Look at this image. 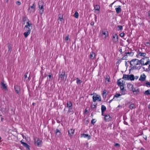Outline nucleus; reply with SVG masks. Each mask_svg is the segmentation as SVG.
<instances>
[{
    "label": "nucleus",
    "instance_id": "1",
    "mask_svg": "<svg viewBox=\"0 0 150 150\" xmlns=\"http://www.w3.org/2000/svg\"><path fill=\"white\" fill-rule=\"evenodd\" d=\"M67 75L66 74L65 70H62V71L60 72L59 73V79H60V81L65 82L66 80Z\"/></svg>",
    "mask_w": 150,
    "mask_h": 150
},
{
    "label": "nucleus",
    "instance_id": "2",
    "mask_svg": "<svg viewBox=\"0 0 150 150\" xmlns=\"http://www.w3.org/2000/svg\"><path fill=\"white\" fill-rule=\"evenodd\" d=\"M130 65L133 68H135L137 65L140 64L139 60L134 59H132L130 62Z\"/></svg>",
    "mask_w": 150,
    "mask_h": 150
},
{
    "label": "nucleus",
    "instance_id": "3",
    "mask_svg": "<svg viewBox=\"0 0 150 150\" xmlns=\"http://www.w3.org/2000/svg\"><path fill=\"white\" fill-rule=\"evenodd\" d=\"M139 61L140 64L143 65H147L150 62L149 59L147 57L143 58Z\"/></svg>",
    "mask_w": 150,
    "mask_h": 150
},
{
    "label": "nucleus",
    "instance_id": "4",
    "mask_svg": "<svg viewBox=\"0 0 150 150\" xmlns=\"http://www.w3.org/2000/svg\"><path fill=\"white\" fill-rule=\"evenodd\" d=\"M34 144L35 146L40 147L42 146V141L38 138H34Z\"/></svg>",
    "mask_w": 150,
    "mask_h": 150
},
{
    "label": "nucleus",
    "instance_id": "5",
    "mask_svg": "<svg viewBox=\"0 0 150 150\" xmlns=\"http://www.w3.org/2000/svg\"><path fill=\"white\" fill-rule=\"evenodd\" d=\"M32 25V24L30 23V22L28 21L26 23V25H25L24 30L26 31L30 32L31 29L30 28V27Z\"/></svg>",
    "mask_w": 150,
    "mask_h": 150
},
{
    "label": "nucleus",
    "instance_id": "6",
    "mask_svg": "<svg viewBox=\"0 0 150 150\" xmlns=\"http://www.w3.org/2000/svg\"><path fill=\"white\" fill-rule=\"evenodd\" d=\"M93 101V102H95L96 100H98V101H101V96L98 95H96V96H93L92 97Z\"/></svg>",
    "mask_w": 150,
    "mask_h": 150
},
{
    "label": "nucleus",
    "instance_id": "7",
    "mask_svg": "<svg viewBox=\"0 0 150 150\" xmlns=\"http://www.w3.org/2000/svg\"><path fill=\"white\" fill-rule=\"evenodd\" d=\"M44 4V2L42 1H40L38 2L39 8V9L40 10V12H41V13H42V12L44 11L43 8Z\"/></svg>",
    "mask_w": 150,
    "mask_h": 150
},
{
    "label": "nucleus",
    "instance_id": "8",
    "mask_svg": "<svg viewBox=\"0 0 150 150\" xmlns=\"http://www.w3.org/2000/svg\"><path fill=\"white\" fill-rule=\"evenodd\" d=\"M112 41L114 43H117L118 41V37L117 34H114L112 36Z\"/></svg>",
    "mask_w": 150,
    "mask_h": 150
},
{
    "label": "nucleus",
    "instance_id": "9",
    "mask_svg": "<svg viewBox=\"0 0 150 150\" xmlns=\"http://www.w3.org/2000/svg\"><path fill=\"white\" fill-rule=\"evenodd\" d=\"M117 83L118 86H120L121 91L125 90V89H124V85L122 82L121 83V82L120 81V80H118L117 81Z\"/></svg>",
    "mask_w": 150,
    "mask_h": 150
},
{
    "label": "nucleus",
    "instance_id": "10",
    "mask_svg": "<svg viewBox=\"0 0 150 150\" xmlns=\"http://www.w3.org/2000/svg\"><path fill=\"white\" fill-rule=\"evenodd\" d=\"M28 11L30 13L35 12V4H33V5L30 7L28 8Z\"/></svg>",
    "mask_w": 150,
    "mask_h": 150
},
{
    "label": "nucleus",
    "instance_id": "11",
    "mask_svg": "<svg viewBox=\"0 0 150 150\" xmlns=\"http://www.w3.org/2000/svg\"><path fill=\"white\" fill-rule=\"evenodd\" d=\"M111 117L108 114L105 115L104 117V120L106 122H109L111 120Z\"/></svg>",
    "mask_w": 150,
    "mask_h": 150
},
{
    "label": "nucleus",
    "instance_id": "12",
    "mask_svg": "<svg viewBox=\"0 0 150 150\" xmlns=\"http://www.w3.org/2000/svg\"><path fill=\"white\" fill-rule=\"evenodd\" d=\"M101 32L102 33V35H104V38L105 39L108 36V32L106 30L104 29L102 30Z\"/></svg>",
    "mask_w": 150,
    "mask_h": 150
},
{
    "label": "nucleus",
    "instance_id": "13",
    "mask_svg": "<svg viewBox=\"0 0 150 150\" xmlns=\"http://www.w3.org/2000/svg\"><path fill=\"white\" fill-rule=\"evenodd\" d=\"M74 129H71L68 130V135L70 137L73 136L74 133Z\"/></svg>",
    "mask_w": 150,
    "mask_h": 150
},
{
    "label": "nucleus",
    "instance_id": "14",
    "mask_svg": "<svg viewBox=\"0 0 150 150\" xmlns=\"http://www.w3.org/2000/svg\"><path fill=\"white\" fill-rule=\"evenodd\" d=\"M146 55V54L145 52H141L139 51L137 52V57H145Z\"/></svg>",
    "mask_w": 150,
    "mask_h": 150
},
{
    "label": "nucleus",
    "instance_id": "15",
    "mask_svg": "<svg viewBox=\"0 0 150 150\" xmlns=\"http://www.w3.org/2000/svg\"><path fill=\"white\" fill-rule=\"evenodd\" d=\"M146 78L145 75L144 74H142L141 75L139 80L141 81H144L146 80Z\"/></svg>",
    "mask_w": 150,
    "mask_h": 150
},
{
    "label": "nucleus",
    "instance_id": "16",
    "mask_svg": "<svg viewBox=\"0 0 150 150\" xmlns=\"http://www.w3.org/2000/svg\"><path fill=\"white\" fill-rule=\"evenodd\" d=\"M131 91H132L134 95H137L139 93V89L137 88H134L132 89Z\"/></svg>",
    "mask_w": 150,
    "mask_h": 150
},
{
    "label": "nucleus",
    "instance_id": "17",
    "mask_svg": "<svg viewBox=\"0 0 150 150\" xmlns=\"http://www.w3.org/2000/svg\"><path fill=\"white\" fill-rule=\"evenodd\" d=\"M14 88L16 93H18L20 91V87L17 85H15Z\"/></svg>",
    "mask_w": 150,
    "mask_h": 150
},
{
    "label": "nucleus",
    "instance_id": "18",
    "mask_svg": "<svg viewBox=\"0 0 150 150\" xmlns=\"http://www.w3.org/2000/svg\"><path fill=\"white\" fill-rule=\"evenodd\" d=\"M81 137H84L85 138H87L88 140L90 139H91V136L89 135L88 134H81Z\"/></svg>",
    "mask_w": 150,
    "mask_h": 150
},
{
    "label": "nucleus",
    "instance_id": "19",
    "mask_svg": "<svg viewBox=\"0 0 150 150\" xmlns=\"http://www.w3.org/2000/svg\"><path fill=\"white\" fill-rule=\"evenodd\" d=\"M117 7L115 8L116 12L117 13H119L121 11V6H118Z\"/></svg>",
    "mask_w": 150,
    "mask_h": 150
},
{
    "label": "nucleus",
    "instance_id": "20",
    "mask_svg": "<svg viewBox=\"0 0 150 150\" xmlns=\"http://www.w3.org/2000/svg\"><path fill=\"white\" fill-rule=\"evenodd\" d=\"M95 56V53L93 52H91L90 53L89 57L90 59H94Z\"/></svg>",
    "mask_w": 150,
    "mask_h": 150
},
{
    "label": "nucleus",
    "instance_id": "21",
    "mask_svg": "<svg viewBox=\"0 0 150 150\" xmlns=\"http://www.w3.org/2000/svg\"><path fill=\"white\" fill-rule=\"evenodd\" d=\"M66 107L68 108H72V104L71 101L67 102Z\"/></svg>",
    "mask_w": 150,
    "mask_h": 150
},
{
    "label": "nucleus",
    "instance_id": "22",
    "mask_svg": "<svg viewBox=\"0 0 150 150\" xmlns=\"http://www.w3.org/2000/svg\"><path fill=\"white\" fill-rule=\"evenodd\" d=\"M21 144H22L23 146H24L27 149H29L30 146L28 144L26 143L22 142V141H21Z\"/></svg>",
    "mask_w": 150,
    "mask_h": 150
},
{
    "label": "nucleus",
    "instance_id": "23",
    "mask_svg": "<svg viewBox=\"0 0 150 150\" xmlns=\"http://www.w3.org/2000/svg\"><path fill=\"white\" fill-rule=\"evenodd\" d=\"M129 75L123 74L122 79L126 80H129Z\"/></svg>",
    "mask_w": 150,
    "mask_h": 150
},
{
    "label": "nucleus",
    "instance_id": "24",
    "mask_svg": "<svg viewBox=\"0 0 150 150\" xmlns=\"http://www.w3.org/2000/svg\"><path fill=\"white\" fill-rule=\"evenodd\" d=\"M127 86L128 88L129 89L130 91H131L132 89L134 88L133 85L131 84H128Z\"/></svg>",
    "mask_w": 150,
    "mask_h": 150
},
{
    "label": "nucleus",
    "instance_id": "25",
    "mask_svg": "<svg viewBox=\"0 0 150 150\" xmlns=\"http://www.w3.org/2000/svg\"><path fill=\"white\" fill-rule=\"evenodd\" d=\"M135 79V77L134 75L133 74L129 75V80L133 81Z\"/></svg>",
    "mask_w": 150,
    "mask_h": 150
},
{
    "label": "nucleus",
    "instance_id": "26",
    "mask_svg": "<svg viewBox=\"0 0 150 150\" xmlns=\"http://www.w3.org/2000/svg\"><path fill=\"white\" fill-rule=\"evenodd\" d=\"M68 109H69L67 111V113L69 114L71 113V114H73L74 112L72 108H69Z\"/></svg>",
    "mask_w": 150,
    "mask_h": 150
},
{
    "label": "nucleus",
    "instance_id": "27",
    "mask_svg": "<svg viewBox=\"0 0 150 150\" xmlns=\"http://www.w3.org/2000/svg\"><path fill=\"white\" fill-rule=\"evenodd\" d=\"M94 8L95 10L99 11L100 8V7L99 5H96L95 6H94Z\"/></svg>",
    "mask_w": 150,
    "mask_h": 150
},
{
    "label": "nucleus",
    "instance_id": "28",
    "mask_svg": "<svg viewBox=\"0 0 150 150\" xmlns=\"http://www.w3.org/2000/svg\"><path fill=\"white\" fill-rule=\"evenodd\" d=\"M106 110L105 106L104 105H102L101 107V112H104Z\"/></svg>",
    "mask_w": 150,
    "mask_h": 150
},
{
    "label": "nucleus",
    "instance_id": "29",
    "mask_svg": "<svg viewBox=\"0 0 150 150\" xmlns=\"http://www.w3.org/2000/svg\"><path fill=\"white\" fill-rule=\"evenodd\" d=\"M97 107V104H92L91 108L92 110H94L95 109H96Z\"/></svg>",
    "mask_w": 150,
    "mask_h": 150
},
{
    "label": "nucleus",
    "instance_id": "30",
    "mask_svg": "<svg viewBox=\"0 0 150 150\" xmlns=\"http://www.w3.org/2000/svg\"><path fill=\"white\" fill-rule=\"evenodd\" d=\"M30 32H28L26 31L25 32H24L23 33L24 35V37L25 38H27L28 36L30 34Z\"/></svg>",
    "mask_w": 150,
    "mask_h": 150
},
{
    "label": "nucleus",
    "instance_id": "31",
    "mask_svg": "<svg viewBox=\"0 0 150 150\" xmlns=\"http://www.w3.org/2000/svg\"><path fill=\"white\" fill-rule=\"evenodd\" d=\"M53 77L52 76L51 74L48 75V77L47 78V80L49 81H51Z\"/></svg>",
    "mask_w": 150,
    "mask_h": 150
},
{
    "label": "nucleus",
    "instance_id": "32",
    "mask_svg": "<svg viewBox=\"0 0 150 150\" xmlns=\"http://www.w3.org/2000/svg\"><path fill=\"white\" fill-rule=\"evenodd\" d=\"M1 86L4 89H7V86L6 85V84L4 83V82H1Z\"/></svg>",
    "mask_w": 150,
    "mask_h": 150
},
{
    "label": "nucleus",
    "instance_id": "33",
    "mask_svg": "<svg viewBox=\"0 0 150 150\" xmlns=\"http://www.w3.org/2000/svg\"><path fill=\"white\" fill-rule=\"evenodd\" d=\"M125 54L127 55V54H129V55L130 56H132L134 54L133 53L131 52H126L125 53Z\"/></svg>",
    "mask_w": 150,
    "mask_h": 150
},
{
    "label": "nucleus",
    "instance_id": "34",
    "mask_svg": "<svg viewBox=\"0 0 150 150\" xmlns=\"http://www.w3.org/2000/svg\"><path fill=\"white\" fill-rule=\"evenodd\" d=\"M110 76L108 75H107L105 76V78L106 81H107L109 82H110Z\"/></svg>",
    "mask_w": 150,
    "mask_h": 150
},
{
    "label": "nucleus",
    "instance_id": "35",
    "mask_svg": "<svg viewBox=\"0 0 150 150\" xmlns=\"http://www.w3.org/2000/svg\"><path fill=\"white\" fill-rule=\"evenodd\" d=\"M28 73H26L25 75H24V78L25 79H26L27 78H28V79L27 80L28 81H29L30 80V79H29V78H30V75H29V76L28 77Z\"/></svg>",
    "mask_w": 150,
    "mask_h": 150
},
{
    "label": "nucleus",
    "instance_id": "36",
    "mask_svg": "<svg viewBox=\"0 0 150 150\" xmlns=\"http://www.w3.org/2000/svg\"><path fill=\"white\" fill-rule=\"evenodd\" d=\"M129 107L131 109H132L135 108V106L134 104H132L130 105Z\"/></svg>",
    "mask_w": 150,
    "mask_h": 150
},
{
    "label": "nucleus",
    "instance_id": "37",
    "mask_svg": "<svg viewBox=\"0 0 150 150\" xmlns=\"http://www.w3.org/2000/svg\"><path fill=\"white\" fill-rule=\"evenodd\" d=\"M74 17L76 18H79V13L77 11H76L74 15Z\"/></svg>",
    "mask_w": 150,
    "mask_h": 150
},
{
    "label": "nucleus",
    "instance_id": "38",
    "mask_svg": "<svg viewBox=\"0 0 150 150\" xmlns=\"http://www.w3.org/2000/svg\"><path fill=\"white\" fill-rule=\"evenodd\" d=\"M144 93L146 95H150V90L148 89L145 91Z\"/></svg>",
    "mask_w": 150,
    "mask_h": 150
},
{
    "label": "nucleus",
    "instance_id": "39",
    "mask_svg": "<svg viewBox=\"0 0 150 150\" xmlns=\"http://www.w3.org/2000/svg\"><path fill=\"white\" fill-rule=\"evenodd\" d=\"M76 83L77 84H80L82 82L79 79V78H77L76 79Z\"/></svg>",
    "mask_w": 150,
    "mask_h": 150
},
{
    "label": "nucleus",
    "instance_id": "40",
    "mask_svg": "<svg viewBox=\"0 0 150 150\" xmlns=\"http://www.w3.org/2000/svg\"><path fill=\"white\" fill-rule=\"evenodd\" d=\"M117 28H119L118 29V30H121L123 29L122 26L121 25H118L117 26Z\"/></svg>",
    "mask_w": 150,
    "mask_h": 150
},
{
    "label": "nucleus",
    "instance_id": "41",
    "mask_svg": "<svg viewBox=\"0 0 150 150\" xmlns=\"http://www.w3.org/2000/svg\"><path fill=\"white\" fill-rule=\"evenodd\" d=\"M146 86L148 87H150V82L148 81L146 83Z\"/></svg>",
    "mask_w": 150,
    "mask_h": 150
},
{
    "label": "nucleus",
    "instance_id": "42",
    "mask_svg": "<svg viewBox=\"0 0 150 150\" xmlns=\"http://www.w3.org/2000/svg\"><path fill=\"white\" fill-rule=\"evenodd\" d=\"M121 96V94L119 93H116L114 97L118 98Z\"/></svg>",
    "mask_w": 150,
    "mask_h": 150
},
{
    "label": "nucleus",
    "instance_id": "43",
    "mask_svg": "<svg viewBox=\"0 0 150 150\" xmlns=\"http://www.w3.org/2000/svg\"><path fill=\"white\" fill-rule=\"evenodd\" d=\"M128 55L126 54L125 55H124V56L122 58V59H126L127 58Z\"/></svg>",
    "mask_w": 150,
    "mask_h": 150
},
{
    "label": "nucleus",
    "instance_id": "44",
    "mask_svg": "<svg viewBox=\"0 0 150 150\" xmlns=\"http://www.w3.org/2000/svg\"><path fill=\"white\" fill-rule=\"evenodd\" d=\"M125 90L123 91H122V93L121 94V95H124L126 94V93L125 92Z\"/></svg>",
    "mask_w": 150,
    "mask_h": 150
},
{
    "label": "nucleus",
    "instance_id": "45",
    "mask_svg": "<svg viewBox=\"0 0 150 150\" xmlns=\"http://www.w3.org/2000/svg\"><path fill=\"white\" fill-rule=\"evenodd\" d=\"M63 20V15L62 16H60V17H59L58 20H59L60 21H62Z\"/></svg>",
    "mask_w": 150,
    "mask_h": 150
},
{
    "label": "nucleus",
    "instance_id": "46",
    "mask_svg": "<svg viewBox=\"0 0 150 150\" xmlns=\"http://www.w3.org/2000/svg\"><path fill=\"white\" fill-rule=\"evenodd\" d=\"M144 45L147 47L149 46H150V43L149 42H146Z\"/></svg>",
    "mask_w": 150,
    "mask_h": 150
},
{
    "label": "nucleus",
    "instance_id": "47",
    "mask_svg": "<svg viewBox=\"0 0 150 150\" xmlns=\"http://www.w3.org/2000/svg\"><path fill=\"white\" fill-rule=\"evenodd\" d=\"M125 35V33H122L120 34V36L121 37H123Z\"/></svg>",
    "mask_w": 150,
    "mask_h": 150
},
{
    "label": "nucleus",
    "instance_id": "48",
    "mask_svg": "<svg viewBox=\"0 0 150 150\" xmlns=\"http://www.w3.org/2000/svg\"><path fill=\"white\" fill-rule=\"evenodd\" d=\"M96 121H95V120L93 119L91 121V123L92 124L94 125V124L95 123Z\"/></svg>",
    "mask_w": 150,
    "mask_h": 150
},
{
    "label": "nucleus",
    "instance_id": "49",
    "mask_svg": "<svg viewBox=\"0 0 150 150\" xmlns=\"http://www.w3.org/2000/svg\"><path fill=\"white\" fill-rule=\"evenodd\" d=\"M114 146L115 147H116V146H118V147H120V145L118 143H115V145H114Z\"/></svg>",
    "mask_w": 150,
    "mask_h": 150
},
{
    "label": "nucleus",
    "instance_id": "50",
    "mask_svg": "<svg viewBox=\"0 0 150 150\" xmlns=\"http://www.w3.org/2000/svg\"><path fill=\"white\" fill-rule=\"evenodd\" d=\"M69 35H67V36H66L65 38V40L66 41H67L69 40Z\"/></svg>",
    "mask_w": 150,
    "mask_h": 150
},
{
    "label": "nucleus",
    "instance_id": "51",
    "mask_svg": "<svg viewBox=\"0 0 150 150\" xmlns=\"http://www.w3.org/2000/svg\"><path fill=\"white\" fill-rule=\"evenodd\" d=\"M58 132H60V131L58 129H56L55 130V133L57 134Z\"/></svg>",
    "mask_w": 150,
    "mask_h": 150
},
{
    "label": "nucleus",
    "instance_id": "52",
    "mask_svg": "<svg viewBox=\"0 0 150 150\" xmlns=\"http://www.w3.org/2000/svg\"><path fill=\"white\" fill-rule=\"evenodd\" d=\"M106 91L105 90H104L103 91V94L104 95L105 94H106Z\"/></svg>",
    "mask_w": 150,
    "mask_h": 150
},
{
    "label": "nucleus",
    "instance_id": "53",
    "mask_svg": "<svg viewBox=\"0 0 150 150\" xmlns=\"http://www.w3.org/2000/svg\"><path fill=\"white\" fill-rule=\"evenodd\" d=\"M16 4L18 5H20L21 4V2L19 1H17L16 2Z\"/></svg>",
    "mask_w": 150,
    "mask_h": 150
},
{
    "label": "nucleus",
    "instance_id": "54",
    "mask_svg": "<svg viewBox=\"0 0 150 150\" xmlns=\"http://www.w3.org/2000/svg\"><path fill=\"white\" fill-rule=\"evenodd\" d=\"M94 23L93 21H92L90 23V25H94Z\"/></svg>",
    "mask_w": 150,
    "mask_h": 150
},
{
    "label": "nucleus",
    "instance_id": "55",
    "mask_svg": "<svg viewBox=\"0 0 150 150\" xmlns=\"http://www.w3.org/2000/svg\"><path fill=\"white\" fill-rule=\"evenodd\" d=\"M115 1L114 2H113V3H111V4H110V5H109V6H110V7H112V5H113V4L115 2Z\"/></svg>",
    "mask_w": 150,
    "mask_h": 150
},
{
    "label": "nucleus",
    "instance_id": "56",
    "mask_svg": "<svg viewBox=\"0 0 150 150\" xmlns=\"http://www.w3.org/2000/svg\"><path fill=\"white\" fill-rule=\"evenodd\" d=\"M95 21L96 22L97 21V17L96 15H95Z\"/></svg>",
    "mask_w": 150,
    "mask_h": 150
},
{
    "label": "nucleus",
    "instance_id": "57",
    "mask_svg": "<svg viewBox=\"0 0 150 150\" xmlns=\"http://www.w3.org/2000/svg\"><path fill=\"white\" fill-rule=\"evenodd\" d=\"M146 140L147 139V137L146 136H144L143 137Z\"/></svg>",
    "mask_w": 150,
    "mask_h": 150
},
{
    "label": "nucleus",
    "instance_id": "58",
    "mask_svg": "<svg viewBox=\"0 0 150 150\" xmlns=\"http://www.w3.org/2000/svg\"><path fill=\"white\" fill-rule=\"evenodd\" d=\"M124 124H125V125H128V123L127 122H125V121L124 122Z\"/></svg>",
    "mask_w": 150,
    "mask_h": 150
},
{
    "label": "nucleus",
    "instance_id": "59",
    "mask_svg": "<svg viewBox=\"0 0 150 150\" xmlns=\"http://www.w3.org/2000/svg\"><path fill=\"white\" fill-rule=\"evenodd\" d=\"M134 77L135 79H137L138 78L139 76H136L135 77Z\"/></svg>",
    "mask_w": 150,
    "mask_h": 150
},
{
    "label": "nucleus",
    "instance_id": "60",
    "mask_svg": "<svg viewBox=\"0 0 150 150\" xmlns=\"http://www.w3.org/2000/svg\"><path fill=\"white\" fill-rule=\"evenodd\" d=\"M11 47H10V46H8V50H9L10 49H11Z\"/></svg>",
    "mask_w": 150,
    "mask_h": 150
},
{
    "label": "nucleus",
    "instance_id": "61",
    "mask_svg": "<svg viewBox=\"0 0 150 150\" xmlns=\"http://www.w3.org/2000/svg\"><path fill=\"white\" fill-rule=\"evenodd\" d=\"M102 112V115L104 117V116L105 115L103 113L104 112Z\"/></svg>",
    "mask_w": 150,
    "mask_h": 150
},
{
    "label": "nucleus",
    "instance_id": "62",
    "mask_svg": "<svg viewBox=\"0 0 150 150\" xmlns=\"http://www.w3.org/2000/svg\"><path fill=\"white\" fill-rule=\"evenodd\" d=\"M148 14H149V16L150 17V11H149V12H148Z\"/></svg>",
    "mask_w": 150,
    "mask_h": 150
},
{
    "label": "nucleus",
    "instance_id": "63",
    "mask_svg": "<svg viewBox=\"0 0 150 150\" xmlns=\"http://www.w3.org/2000/svg\"><path fill=\"white\" fill-rule=\"evenodd\" d=\"M148 67V68L150 70V63L149 64Z\"/></svg>",
    "mask_w": 150,
    "mask_h": 150
},
{
    "label": "nucleus",
    "instance_id": "64",
    "mask_svg": "<svg viewBox=\"0 0 150 150\" xmlns=\"http://www.w3.org/2000/svg\"><path fill=\"white\" fill-rule=\"evenodd\" d=\"M148 108L149 109H150V104H149L148 105Z\"/></svg>",
    "mask_w": 150,
    "mask_h": 150
}]
</instances>
